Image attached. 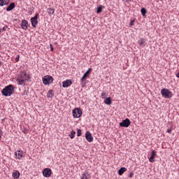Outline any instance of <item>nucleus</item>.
Masks as SVG:
<instances>
[{
    "label": "nucleus",
    "mask_w": 179,
    "mask_h": 179,
    "mask_svg": "<svg viewBox=\"0 0 179 179\" xmlns=\"http://www.w3.org/2000/svg\"><path fill=\"white\" fill-rule=\"evenodd\" d=\"M29 79H30V75L27 74V72L26 71H22L17 76V85L22 86V85H24V83H26Z\"/></svg>",
    "instance_id": "nucleus-1"
},
{
    "label": "nucleus",
    "mask_w": 179,
    "mask_h": 179,
    "mask_svg": "<svg viewBox=\"0 0 179 179\" xmlns=\"http://www.w3.org/2000/svg\"><path fill=\"white\" fill-rule=\"evenodd\" d=\"M1 93L5 97H9L15 93V87L13 85H9L2 90Z\"/></svg>",
    "instance_id": "nucleus-2"
},
{
    "label": "nucleus",
    "mask_w": 179,
    "mask_h": 179,
    "mask_svg": "<svg viewBox=\"0 0 179 179\" xmlns=\"http://www.w3.org/2000/svg\"><path fill=\"white\" fill-rule=\"evenodd\" d=\"M161 94L164 99H171L173 96V92L167 88L161 90Z\"/></svg>",
    "instance_id": "nucleus-3"
},
{
    "label": "nucleus",
    "mask_w": 179,
    "mask_h": 179,
    "mask_svg": "<svg viewBox=\"0 0 179 179\" xmlns=\"http://www.w3.org/2000/svg\"><path fill=\"white\" fill-rule=\"evenodd\" d=\"M54 82V78H52V76H45L43 78V85H51V83H52Z\"/></svg>",
    "instance_id": "nucleus-4"
},
{
    "label": "nucleus",
    "mask_w": 179,
    "mask_h": 179,
    "mask_svg": "<svg viewBox=\"0 0 179 179\" xmlns=\"http://www.w3.org/2000/svg\"><path fill=\"white\" fill-rule=\"evenodd\" d=\"M73 117L74 118H80L82 117V110L78 108L73 110Z\"/></svg>",
    "instance_id": "nucleus-5"
},
{
    "label": "nucleus",
    "mask_w": 179,
    "mask_h": 179,
    "mask_svg": "<svg viewBox=\"0 0 179 179\" xmlns=\"http://www.w3.org/2000/svg\"><path fill=\"white\" fill-rule=\"evenodd\" d=\"M38 17V13H36L35 16L31 18L32 27H37V24H38V21L37 20Z\"/></svg>",
    "instance_id": "nucleus-6"
},
{
    "label": "nucleus",
    "mask_w": 179,
    "mask_h": 179,
    "mask_svg": "<svg viewBox=\"0 0 179 179\" xmlns=\"http://www.w3.org/2000/svg\"><path fill=\"white\" fill-rule=\"evenodd\" d=\"M129 125H131V120L128 118H126L120 122V127H123L124 128H128Z\"/></svg>",
    "instance_id": "nucleus-7"
},
{
    "label": "nucleus",
    "mask_w": 179,
    "mask_h": 179,
    "mask_svg": "<svg viewBox=\"0 0 179 179\" xmlns=\"http://www.w3.org/2000/svg\"><path fill=\"white\" fill-rule=\"evenodd\" d=\"M51 174H52V171H51V169L45 168V169H43V176L46 178L51 177Z\"/></svg>",
    "instance_id": "nucleus-8"
},
{
    "label": "nucleus",
    "mask_w": 179,
    "mask_h": 179,
    "mask_svg": "<svg viewBox=\"0 0 179 179\" xmlns=\"http://www.w3.org/2000/svg\"><path fill=\"white\" fill-rule=\"evenodd\" d=\"M27 24H29V22L26 20H22L20 24L21 29H22V30H27V29H29Z\"/></svg>",
    "instance_id": "nucleus-9"
},
{
    "label": "nucleus",
    "mask_w": 179,
    "mask_h": 179,
    "mask_svg": "<svg viewBox=\"0 0 179 179\" xmlns=\"http://www.w3.org/2000/svg\"><path fill=\"white\" fill-rule=\"evenodd\" d=\"M90 73H92V68H90L83 76V77L80 79L81 82H83V80H85V79H86V78H87V76H89L90 75Z\"/></svg>",
    "instance_id": "nucleus-10"
},
{
    "label": "nucleus",
    "mask_w": 179,
    "mask_h": 179,
    "mask_svg": "<svg viewBox=\"0 0 179 179\" xmlns=\"http://www.w3.org/2000/svg\"><path fill=\"white\" fill-rule=\"evenodd\" d=\"M85 138L87 139V142H92L93 141V136L90 131H87L85 133Z\"/></svg>",
    "instance_id": "nucleus-11"
},
{
    "label": "nucleus",
    "mask_w": 179,
    "mask_h": 179,
    "mask_svg": "<svg viewBox=\"0 0 179 179\" xmlns=\"http://www.w3.org/2000/svg\"><path fill=\"white\" fill-rule=\"evenodd\" d=\"M72 85V81L71 80H66L62 83V87H69Z\"/></svg>",
    "instance_id": "nucleus-12"
},
{
    "label": "nucleus",
    "mask_w": 179,
    "mask_h": 179,
    "mask_svg": "<svg viewBox=\"0 0 179 179\" xmlns=\"http://www.w3.org/2000/svg\"><path fill=\"white\" fill-rule=\"evenodd\" d=\"M15 7H16V4L15 3H11L6 8V11L7 12H10V10H13V9H15Z\"/></svg>",
    "instance_id": "nucleus-13"
},
{
    "label": "nucleus",
    "mask_w": 179,
    "mask_h": 179,
    "mask_svg": "<svg viewBox=\"0 0 179 179\" xmlns=\"http://www.w3.org/2000/svg\"><path fill=\"white\" fill-rule=\"evenodd\" d=\"M15 156L16 157H17V156H18V159H19V160H20V159H22V157H23V151H22L20 150H17V152H15Z\"/></svg>",
    "instance_id": "nucleus-14"
},
{
    "label": "nucleus",
    "mask_w": 179,
    "mask_h": 179,
    "mask_svg": "<svg viewBox=\"0 0 179 179\" xmlns=\"http://www.w3.org/2000/svg\"><path fill=\"white\" fill-rule=\"evenodd\" d=\"M103 103L107 104V106H111V104H113V100L111 99V97L109 96L105 99Z\"/></svg>",
    "instance_id": "nucleus-15"
},
{
    "label": "nucleus",
    "mask_w": 179,
    "mask_h": 179,
    "mask_svg": "<svg viewBox=\"0 0 179 179\" xmlns=\"http://www.w3.org/2000/svg\"><path fill=\"white\" fill-rule=\"evenodd\" d=\"M155 156H156V150H152L151 152V156L149 159L150 163H153L155 162Z\"/></svg>",
    "instance_id": "nucleus-16"
},
{
    "label": "nucleus",
    "mask_w": 179,
    "mask_h": 179,
    "mask_svg": "<svg viewBox=\"0 0 179 179\" xmlns=\"http://www.w3.org/2000/svg\"><path fill=\"white\" fill-rule=\"evenodd\" d=\"M138 43L140 44V45H142L143 47H145L146 40H145V38H141L138 40Z\"/></svg>",
    "instance_id": "nucleus-17"
},
{
    "label": "nucleus",
    "mask_w": 179,
    "mask_h": 179,
    "mask_svg": "<svg viewBox=\"0 0 179 179\" xmlns=\"http://www.w3.org/2000/svg\"><path fill=\"white\" fill-rule=\"evenodd\" d=\"M90 174L87 172H85L81 175V179H90Z\"/></svg>",
    "instance_id": "nucleus-18"
},
{
    "label": "nucleus",
    "mask_w": 179,
    "mask_h": 179,
    "mask_svg": "<svg viewBox=\"0 0 179 179\" xmlns=\"http://www.w3.org/2000/svg\"><path fill=\"white\" fill-rule=\"evenodd\" d=\"M10 0H0V6H5V5H9Z\"/></svg>",
    "instance_id": "nucleus-19"
},
{
    "label": "nucleus",
    "mask_w": 179,
    "mask_h": 179,
    "mask_svg": "<svg viewBox=\"0 0 179 179\" xmlns=\"http://www.w3.org/2000/svg\"><path fill=\"white\" fill-rule=\"evenodd\" d=\"M127 171V168L125 167H122L118 170V174L119 176H122Z\"/></svg>",
    "instance_id": "nucleus-20"
},
{
    "label": "nucleus",
    "mask_w": 179,
    "mask_h": 179,
    "mask_svg": "<svg viewBox=\"0 0 179 179\" xmlns=\"http://www.w3.org/2000/svg\"><path fill=\"white\" fill-rule=\"evenodd\" d=\"M47 97L48 99H51L52 97H54V92L52 90H50L47 94Z\"/></svg>",
    "instance_id": "nucleus-21"
},
{
    "label": "nucleus",
    "mask_w": 179,
    "mask_h": 179,
    "mask_svg": "<svg viewBox=\"0 0 179 179\" xmlns=\"http://www.w3.org/2000/svg\"><path fill=\"white\" fill-rule=\"evenodd\" d=\"M13 178H19L20 177V172L18 171H15V172L13 173Z\"/></svg>",
    "instance_id": "nucleus-22"
},
{
    "label": "nucleus",
    "mask_w": 179,
    "mask_h": 179,
    "mask_svg": "<svg viewBox=\"0 0 179 179\" xmlns=\"http://www.w3.org/2000/svg\"><path fill=\"white\" fill-rule=\"evenodd\" d=\"M47 12L48 15H54V13L55 12V9L49 8L47 9Z\"/></svg>",
    "instance_id": "nucleus-23"
},
{
    "label": "nucleus",
    "mask_w": 179,
    "mask_h": 179,
    "mask_svg": "<svg viewBox=\"0 0 179 179\" xmlns=\"http://www.w3.org/2000/svg\"><path fill=\"white\" fill-rule=\"evenodd\" d=\"M141 14L143 16H146V13H148V10H146V8H142L141 10Z\"/></svg>",
    "instance_id": "nucleus-24"
},
{
    "label": "nucleus",
    "mask_w": 179,
    "mask_h": 179,
    "mask_svg": "<svg viewBox=\"0 0 179 179\" xmlns=\"http://www.w3.org/2000/svg\"><path fill=\"white\" fill-rule=\"evenodd\" d=\"M103 8H104L103 6L97 7L96 13H101V12H103Z\"/></svg>",
    "instance_id": "nucleus-25"
},
{
    "label": "nucleus",
    "mask_w": 179,
    "mask_h": 179,
    "mask_svg": "<svg viewBox=\"0 0 179 179\" xmlns=\"http://www.w3.org/2000/svg\"><path fill=\"white\" fill-rule=\"evenodd\" d=\"M75 135H76V132L72 130L69 134L71 139H73V138H75Z\"/></svg>",
    "instance_id": "nucleus-26"
},
{
    "label": "nucleus",
    "mask_w": 179,
    "mask_h": 179,
    "mask_svg": "<svg viewBox=\"0 0 179 179\" xmlns=\"http://www.w3.org/2000/svg\"><path fill=\"white\" fill-rule=\"evenodd\" d=\"M27 94H29V87L24 89L22 96H27Z\"/></svg>",
    "instance_id": "nucleus-27"
},
{
    "label": "nucleus",
    "mask_w": 179,
    "mask_h": 179,
    "mask_svg": "<svg viewBox=\"0 0 179 179\" xmlns=\"http://www.w3.org/2000/svg\"><path fill=\"white\" fill-rule=\"evenodd\" d=\"M77 136H82V130L80 129H77Z\"/></svg>",
    "instance_id": "nucleus-28"
},
{
    "label": "nucleus",
    "mask_w": 179,
    "mask_h": 179,
    "mask_svg": "<svg viewBox=\"0 0 179 179\" xmlns=\"http://www.w3.org/2000/svg\"><path fill=\"white\" fill-rule=\"evenodd\" d=\"M106 96H107V93H106L104 92L101 93L102 99H106Z\"/></svg>",
    "instance_id": "nucleus-29"
},
{
    "label": "nucleus",
    "mask_w": 179,
    "mask_h": 179,
    "mask_svg": "<svg viewBox=\"0 0 179 179\" xmlns=\"http://www.w3.org/2000/svg\"><path fill=\"white\" fill-rule=\"evenodd\" d=\"M135 24V20H132L129 22V26H134Z\"/></svg>",
    "instance_id": "nucleus-30"
},
{
    "label": "nucleus",
    "mask_w": 179,
    "mask_h": 179,
    "mask_svg": "<svg viewBox=\"0 0 179 179\" xmlns=\"http://www.w3.org/2000/svg\"><path fill=\"white\" fill-rule=\"evenodd\" d=\"M129 178H132V177H134V172L133 171L130 172V173L129 175Z\"/></svg>",
    "instance_id": "nucleus-31"
},
{
    "label": "nucleus",
    "mask_w": 179,
    "mask_h": 179,
    "mask_svg": "<svg viewBox=\"0 0 179 179\" xmlns=\"http://www.w3.org/2000/svg\"><path fill=\"white\" fill-rule=\"evenodd\" d=\"M19 58H20V56L19 55H17V57H15L16 62H19Z\"/></svg>",
    "instance_id": "nucleus-32"
},
{
    "label": "nucleus",
    "mask_w": 179,
    "mask_h": 179,
    "mask_svg": "<svg viewBox=\"0 0 179 179\" xmlns=\"http://www.w3.org/2000/svg\"><path fill=\"white\" fill-rule=\"evenodd\" d=\"M23 133L24 134H29V130L24 129V130L22 131Z\"/></svg>",
    "instance_id": "nucleus-33"
},
{
    "label": "nucleus",
    "mask_w": 179,
    "mask_h": 179,
    "mask_svg": "<svg viewBox=\"0 0 179 179\" xmlns=\"http://www.w3.org/2000/svg\"><path fill=\"white\" fill-rule=\"evenodd\" d=\"M6 29H8V27H3L1 29V31H5V30H6Z\"/></svg>",
    "instance_id": "nucleus-34"
},
{
    "label": "nucleus",
    "mask_w": 179,
    "mask_h": 179,
    "mask_svg": "<svg viewBox=\"0 0 179 179\" xmlns=\"http://www.w3.org/2000/svg\"><path fill=\"white\" fill-rule=\"evenodd\" d=\"M50 51H54V47H52V44L50 43Z\"/></svg>",
    "instance_id": "nucleus-35"
},
{
    "label": "nucleus",
    "mask_w": 179,
    "mask_h": 179,
    "mask_svg": "<svg viewBox=\"0 0 179 179\" xmlns=\"http://www.w3.org/2000/svg\"><path fill=\"white\" fill-rule=\"evenodd\" d=\"M166 132H168V134H171V129H169Z\"/></svg>",
    "instance_id": "nucleus-36"
},
{
    "label": "nucleus",
    "mask_w": 179,
    "mask_h": 179,
    "mask_svg": "<svg viewBox=\"0 0 179 179\" xmlns=\"http://www.w3.org/2000/svg\"><path fill=\"white\" fill-rule=\"evenodd\" d=\"M2 138V130L0 129V139Z\"/></svg>",
    "instance_id": "nucleus-37"
},
{
    "label": "nucleus",
    "mask_w": 179,
    "mask_h": 179,
    "mask_svg": "<svg viewBox=\"0 0 179 179\" xmlns=\"http://www.w3.org/2000/svg\"><path fill=\"white\" fill-rule=\"evenodd\" d=\"M126 2H127L128 3H129V2H131V0H126Z\"/></svg>",
    "instance_id": "nucleus-38"
},
{
    "label": "nucleus",
    "mask_w": 179,
    "mask_h": 179,
    "mask_svg": "<svg viewBox=\"0 0 179 179\" xmlns=\"http://www.w3.org/2000/svg\"><path fill=\"white\" fill-rule=\"evenodd\" d=\"M176 77L179 78V72L176 74Z\"/></svg>",
    "instance_id": "nucleus-39"
},
{
    "label": "nucleus",
    "mask_w": 179,
    "mask_h": 179,
    "mask_svg": "<svg viewBox=\"0 0 179 179\" xmlns=\"http://www.w3.org/2000/svg\"><path fill=\"white\" fill-rule=\"evenodd\" d=\"M0 66H1V62H0Z\"/></svg>",
    "instance_id": "nucleus-40"
}]
</instances>
